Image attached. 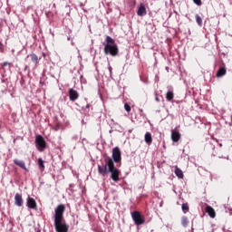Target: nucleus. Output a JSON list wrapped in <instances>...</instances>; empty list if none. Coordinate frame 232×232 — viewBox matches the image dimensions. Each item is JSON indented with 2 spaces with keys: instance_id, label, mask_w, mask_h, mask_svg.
Instances as JSON below:
<instances>
[{
  "instance_id": "9b49d317",
  "label": "nucleus",
  "mask_w": 232,
  "mask_h": 232,
  "mask_svg": "<svg viewBox=\"0 0 232 232\" xmlns=\"http://www.w3.org/2000/svg\"><path fill=\"white\" fill-rule=\"evenodd\" d=\"M205 211L208 213L210 218H215V217H217V212H215V208H213L211 206H207Z\"/></svg>"
},
{
  "instance_id": "5701e85b",
  "label": "nucleus",
  "mask_w": 232,
  "mask_h": 232,
  "mask_svg": "<svg viewBox=\"0 0 232 232\" xmlns=\"http://www.w3.org/2000/svg\"><path fill=\"white\" fill-rule=\"evenodd\" d=\"M124 110L127 111L128 113H130V111H131V106H130V104H128V103H125Z\"/></svg>"
},
{
  "instance_id": "39448f33",
  "label": "nucleus",
  "mask_w": 232,
  "mask_h": 232,
  "mask_svg": "<svg viewBox=\"0 0 232 232\" xmlns=\"http://www.w3.org/2000/svg\"><path fill=\"white\" fill-rule=\"evenodd\" d=\"M35 146L39 151H43L44 150H46V140H44V138L43 136L41 135L36 136Z\"/></svg>"
},
{
  "instance_id": "2eb2a0df",
  "label": "nucleus",
  "mask_w": 232,
  "mask_h": 232,
  "mask_svg": "<svg viewBox=\"0 0 232 232\" xmlns=\"http://www.w3.org/2000/svg\"><path fill=\"white\" fill-rule=\"evenodd\" d=\"M174 173L178 179H184V173L182 172V169H179V166H175Z\"/></svg>"
},
{
  "instance_id": "ddd939ff",
  "label": "nucleus",
  "mask_w": 232,
  "mask_h": 232,
  "mask_svg": "<svg viewBox=\"0 0 232 232\" xmlns=\"http://www.w3.org/2000/svg\"><path fill=\"white\" fill-rule=\"evenodd\" d=\"M14 164H15V166H18V168L24 169V171H28V169L26 168V164L24 163V161L14 159Z\"/></svg>"
},
{
  "instance_id": "0eeeda50",
  "label": "nucleus",
  "mask_w": 232,
  "mask_h": 232,
  "mask_svg": "<svg viewBox=\"0 0 232 232\" xmlns=\"http://www.w3.org/2000/svg\"><path fill=\"white\" fill-rule=\"evenodd\" d=\"M68 93H69V99L72 102H74V101H77V99H79V92H77L76 90L69 89Z\"/></svg>"
},
{
  "instance_id": "a211bd4d",
  "label": "nucleus",
  "mask_w": 232,
  "mask_h": 232,
  "mask_svg": "<svg viewBox=\"0 0 232 232\" xmlns=\"http://www.w3.org/2000/svg\"><path fill=\"white\" fill-rule=\"evenodd\" d=\"M175 98V94L173 93L172 91H169L167 93H166V100L169 101V102H171L172 99Z\"/></svg>"
},
{
  "instance_id": "9d476101",
  "label": "nucleus",
  "mask_w": 232,
  "mask_h": 232,
  "mask_svg": "<svg viewBox=\"0 0 232 232\" xmlns=\"http://www.w3.org/2000/svg\"><path fill=\"white\" fill-rule=\"evenodd\" d=\"M182 135L178 130H171V140L173 142H179Z\"/></svg>"
},
{
  "instance_id": "393cba45",
  "label": "nucleus",
  "mask_w": 232,
  "mask_h": 232,
  "mask_svg": "<svg viewBox=\"0 0 232 232\" xmlns=\"http://www.w3.org/2000/svg\"><path fill=\"white\" fill-rule=\"evenodd\" d=\"M90 108H91L90 103H87V104L85 105V108H83V110H88V111H90Z\"/></svg>"
},
{
  "instance_id": "6ab92c4d",
  "label": "nucleus",
  "mask_w": 232,
  "mask_h": 232,
  "mask_svg": "<svg viewBox=\"0 0 232 232\" xmlns=\"http://www.w3.org/2000/svg\"><path fill=\"white\" fill-rule=\"evenodd\" d=\"M38 166L41 171H44V160H43V158L38 159Z\"/></svg>"
},
{
  "instance_id": "4be33fe9",
  "label": "nucleus",
  "mask_w": 232,
  "mask_h": 232,
  "mask_svg": "<svg viewBox=\"0 0 232 232\" xmlns=\"http://www.w3.org/2000/svg\"><path fill=\"white\" fill-rule=\"evenodd\" d=\"M196 22L198 26H202V17H200V15L196 14Z\"/></svg>"
},
{
  "instance_id": "412c9836",
  "label": "nucleus",
  "mask_w": 232,
  "mask_h": 232,
  "mask_svg": "<svg viewBox=\"0 0 232 232\" xmlns=\"http://www.w3.org/2000/svg\"><path fill=\"white\" fill-rule=\"evenodd\" d=\"M181 209L183 213H188V211H189V205H188V203H183L181 206Z\"/></svg>"
},
{
  "instance_id": "1a4fd4ad",
  "label": "nucleus",
  "mask_w": 232,
  "mask_h": 232,
  "mask_svg": "<svg viewBox=\"0 0 232 232\" xmlns=\"http://www.w3.org/2000/svg\"><path fill=\"white\" fill-rule=\"evenodd\" d=\"M26 206L29 208V209H37V202L34 198H27Z\"/></svg>"
},
{
  "instance_id": "f257e3e1",
  "label": "nucleus",
  "mask_w": 232,
  "mask_h": 232,
  "mask_svg": "<svg viewBox=\"0 0 232 232\" xmlns=\"http://www.w3.org/2000/svg\"><path fill=\"white\" fill-rule=\"evenodd\" d=\"M98 173L102 175V177H106L108 173H111V179L113 182H119V180H121L119 178L121 177V170L115 168V163L111 158L105 160V163L98 165Z\"/></svg>"
},
{
  "instance_id": "f3484780",
  "label": "nucleus",
  "mask_w": 232,
  "mask_h": 232,
  "mask_svg": "<svg viewBox=\"0 0 232 232\" xmlns=\"http://www.w3.org/2000/svg\"><path fill=\"white\" fill-rule=\"evenodd\" d=\"M145 142L147 144H151V142H153V138L151 137V133L150 132L145 133Z\"/></svg>"
},
{
  "instance_id": "6e6552de",
  "label": "nucleus",
  "mask_w": 232,
  "mask_h": 232,
  "mask_svg": "<svg viewBox=\"0 0 232 232\" xmlns=\"http://www.w3.org/2000/svg\"><path fill=\"white\" fill-rule=\"evenodd\" d=\"M14 204L18 207V208H23V204H24V200H23V195L16 193L14 195Z\"/></svg>"
},
{
  "instance_id": "f03ea898",
  "label": "nucleus",
  "mask_w": 232,
  "mask_h": 232,
  "mask_svg": "<svg viewBox=\"0 0 232 232\" xmlns=\"http://www.w3.org/2000/svg\"><path fill=\"white\" fill-rule=\"evenodd\" d=\"M66 207L60 204L54 209V228L56 232H68L69 227L64 220Z\"/></svg>"
},
{
  "instance_id": "b1692460",
  "label": "nucleus",
  "mask_w": 232,
  "mask_h": 232,
  "mask_svg": "<svg viewBox=\"0 0 232 232\" xmlns=\"http://www.w3.org/2000/svg\"><path fill=\"white\" fill-rule=\"evenodd\" d=\"M193 3L198 6H202V0H193Z\"/></svg>"
},
{
  "instance_id": "aec40b11",
  "label": "nucleus",
  "mask_w": 232,
  "mask_h": 232,
  "mask_svg": "<svg viewBox=\"0 0 232 232\" xmlns=\"http://www.w3.org/2000/svg\"><path fill=\"white\" fill-rule=\"evenodd\" d=\"M188 224H189V220L188 219V218L186 217L181 218V225L183 226V227H186Z\"/></svg>"
},
{
  "instance_id": "4468645a",
  "label": "nucleus",
  "mask_w": 232,
  "mask_h": 232,
  "mask_svg": "<svg viewBox=\"0 0 232 232\" xmlns=\"http://www.w3.org/2000/svg\"><path fill=\"white\" fill-rule=\"evenodd\" d=\"M27 57L31 58V61H32L33 64H34V66H37V64H39V57H37V54L31 53Z\"/></svg>"
},
{
  "instance_id": "7ed1b4c3",
  "label": "nucleus",
  "mask_w": 232,
  "mask_h": 232,
  "mask_svg": "<svg viewBox=\"0 0 232 232\" xmlns=\"http://www.w3.org/2000/svg\"><path fill=\"white\" fill-rule=\"evenodd\" d=\"M106 44L104 45L103 52L105 55H111L117 57L119 55V46L115 44V40L111 36H106Z\"/></svg>"
},
{
  "instance_id": "a878e982",
  "label": "nucleus",
  "mask_w": 232,
  "mask_h": 232,
  "mask_svg": "<svg viewBox=\"0 0 232 232\" xmlns=\"http://www.w3.org/2000/svg\"><path fill=\"white\" fill-rule=\"evenodd\" d=\"M10 63L8 62H5L2 66L5 67V66H8Z\"/></svg>"
},
{
  "instance_id": "cd10ccee",
  "label": "nucleus",
  "mask_w": 232,
  "mask_h": 232,
  "mask_svg": "<svg viewBox=\"0 0 232 232\" xmlns=\"http://www.w3.org/2000/svg\"><path fill=\"white\" fill-rule=\"evenodd\" d=\"M156 101L159 102L160 100H159V97H156Z\"/></svg>"
},
{
  "instance_id": "dca6fc26",
  "label": "nucleus",
  "mask_w": 232,
  "mask_h": 232,
  "mask_svg": "<svg viewBox=\"0 0 232 232\" xmlns=\"http://www.w3.org/2000/svg\"><path fill=\"white\" fill-rule=\"evenodd\" d=\"M227 73V70H226V66L220 67L218 71L217 72V77H224Z\"/></svg>"
},
{
  "instance_id": "20e7f679",
  "label": "nucleus",
  "mask_w": 232,
  "mask_h": 232,
  "mask_svg": "<svg viewBox=\"0 0 232 232\" xmlns=\"http://www.w3.org/2000/svg\"><path fill=\"white\" fill-rule=\"evenodd\" d=\"M131 217L136 226H142L146 222V219H144V217L139 211H133Z\"/></svg>"
},
{
  "instance_id": "423d86ee",
  "label": "nucleus",
  "mask_w": 232,
  "mask_h": 232,
  "mask_svg": "<svg viewBox=\"0 0 232 232\" xmlns=\"http://www.w3.org/2000/svg\"><path fill=\"white\" fill-rule=\"evenodd\" d=\"M112 160L113 163H119L121 162V160H122V156L121 153V149H119V147H115L114 149H112Z\"/></svg>"
},
{
  "instance_id": "bb28decb",
  "label": "nucleus",
  "mask_w": 232,
  "mask_h": 232,
  "mask_svg": "<svg viewBox=\"0 0 232 232\" xmlns=\"http://www.w3.org/2000/svg\"><path fill=\"white\" fill-rule=\"evenodd\" d=\"M0 50H3V43L0 42Z\"/></svg>"
},
{
  "instance_id": "f8f14e48",
  "label": "nucleus",
  "mask_w": 232,
  "mask_h": 232,
  "mask_svg": "<svg viewBox=\"0 0 232 232\" xmlns=\"http://www.w3.org/2000/svg\"><path fill=\"white\" fill-rule=\"evenodd\" d=\"M137 14L140 17H144V15L148 14V11H146V6L144 5V4L140 5Z\"/></svg>"
}]
</instances>
